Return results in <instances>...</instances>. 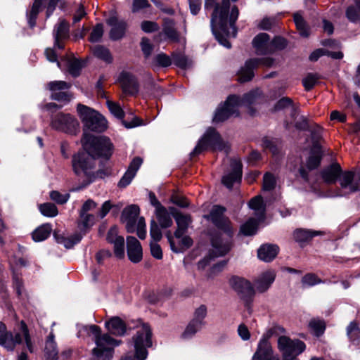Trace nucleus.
<instances>
[{
  "label": "nucleus",
  "instance_id": "e433bc0d",
  "mask_svg": "<svg viewBox=\"0 0 360 360\" xmlns=\"http://www.w3.org/2000/svg\"><path fill=\"white\" fill-rule=\"evenodd\" d=\"M262 99V92L259 89L252 91L245 95L243 98H239V105H250L260 101Z\"/></svg>",
  "mask_w": 360,
  "mask_h": 360
},
{
  "label": "nucleus",
  "instance_id": "0eeeda50",
  "mask_svg": "<svg viewBox=\"0 0 360 360\" xmlns=\"http://www.w3.org/2000/svg\"><path fill=\"white\" fill-rule=\"evenodd\" d=\"M77 111L84 124V132L86 130L101 132L107 127L105 118L95 110L82 104H78Z\"/></svg>",
  "mask_w": 360,
  "mask_h": 360
},
{
  "label": "nucleus",
  "instance_id": "393cba45",
  "mask_svg": "<svg viewBox=\"0 0 360 360\" xmlns=\"http://www.w3.org/2000/svg\"><path fill=\"white\" fill-rule=\"evenodd\" d=\"M108 24L112 27L110 32V38L113 40L121 39L125 33L127 25L124 20H119L117 17L112 16L108 20Z\"/></svg>",
  "mask_w": 360,
  "mask_h": 360
},
{
  "label": "nucleus",
  "instance_id": "473e14b6",
  "mask_svg": "<svg viewBox=\"0 0 360 360\" xmlns=\"http://www.w3.org/2000/svg\"><path fill=\"white\" fill-rule=\"evenodd\" d=\"M54 335L51 333L46 341L44 348V356L46 360H57L58 351L57 349V345L54 340Z\"/></svg>",
  "mask_w": 360,
  "mask_h": 360
},
{
  "label": "nucleus",
  "instance_id": "1a4fd4ad",
  "mask_svg": "<svg viewBox=\"0 0 360 360\" xmlns=\"http://www.w3.org/2000/svg\"><path fill=\"white\" fill-rule=\"evenodd\" d=\"M211 146L214 150H224L228 153L229 147L226 143L222 141L219 134L213 128L207 129L203 137L198 141V144L191 153V156L194 157Z\"/></svg>",
  "mask_w": 360,
  "mask_h": 360
},
{
  "label": "nucleus",
  "instance_id": "13d9d810",
  "mask_svg": "<svg viewBox=\"0 0 360 360\" xmlns=\"http://www.w3.org/2000/svg\"><path fill=\"white\" fill-rule=\"evenodd\" d=\"M319 79L318 76L316 74H308L303 79L302 84L304 89L307 91L311 90L316 84Z\"/></svg>",
  "mask_w": 360,
  "mask_h": 360
},
{
  "label": "nucleus",
  "instance_id": "bf43d9fd",
  "mask_svg": "<svg viewBox=\"0 0 360 360\" xmlns=\"http://www.w3.org/2000/svg\"><path fill=\"white\" fill-rule=\"evenodd\" d=\"M276 179L270 173H266L263 179V189L264 191H271L276 186Z\"/></svg>",
  "mask_w": 360,
  "mask_h": 360
},
{
  "label": "nucleus",
  "instance_id": "4468645a",
  "mask_svg": "<svg viewBox=\"0 0 360 360\" xmlns=\"http://www.w3.org/2000/svg\"><path fill=\"white\" fill-rule=\"evenodd\" d=\"M274 60L272 58H264L262 59H250L246 61L245 65L240 69L238 73V80L240 82H248L254 76L253 69L259 65L271 67L274 65Z\"/></svg>",
  "mask_w": 360,
  "mask_h": 360
},
{
  "label": "nucleus",
  "instance_id": "a211bd4d",
  "mask_svg": "<svg viewBox=\"0 0 360 360\" xmlns=\"http://www.w3.org/2000/svg\"><path fill=\"white\" fill-rule=\"evenodd\" d=\"M231 167V172L222 178V183L229 188H231L234 184L240 183L242 177V165L240 160H232Z\"/></svg>",
  "mask_w": 360,
  "mask_h": 360
},
{
  "label": "nucleus",
  "instance_id": "864d4df0",
  "mask_svg": "<svg viewBox=\"0 0 360 360\" xmlns=\"http://www.w3.org/2000/svg\"><path fill=\"white\" fill-rule=\"evenodd\" d=\"M207 307L204 304H202L195 309L194 311L193 319L192 320L195 321L197 322H200L202 325L205 326V322L204 319L207 316Z\"/></svg>",
  "mask_w": 360,
  "mask_h": 360
},
{
  "label": "nucleus",
  "instance_id": "3c124183",
  "mask_svg": "<svg viewBox=\"0 0 360 360\" xmlns=\"http://www.w3.org/2000/svg\"><path fill=\"white\" fill-rule=\"evenodd\" d=\"M249 207L264 216L265 212V206L263 202L262 196L257 195L250 200Z\"/></svg>",
  "mask_w": 360,
  "mask_h": 360
},
{
  "label": "nucleus",
  "instance_id": "e2e57ef3",
  "mask_svg": "<svg viewBox=\"0 0 360 360\" xmlns=\"http://www.w3.org/2000/svg\"><path fill=\"white\" fill-rule=\"evenodd\" d=\"M141 30L146 33H150L159 30L158 23L153 21L144 20L141 23Z\"/></svg>",
  "mask_w": 360,
  "mask_h": 360
},
{
  "label": "nucleus",
  "instance_id": "b1692460",
  "mask_svg": "<svg viewBox=\"0 0 360 360\" xmlns=\"http://www.w3.org/2000/svg\"><path fill=\"white\" fill-rule=\"evenodd\" d=\"M256 53L259 55L271 53V40L266 33L257 34L252 41Z\"/></svg>",
  "mask_w": 360,
  "mask_h": 360
},
{
  "label": "nucleus",
  "instance_id": "7c9ffc66",
  "mask_svg": "<svg viewBox=\"0 0 360 360\" xmlns=\"http://www.w3.org/2000/svg\"><path fill=\"white\" fill-rule=\"evenodd\" d=\"M108 330L115 335H123L126 332V325L119 317L115 316L105 322Z\"/></svg>",
  "mask_w": 360,
  "mask_h": 360
},
{
  "label": "nucleus",
  "instance_id": "f704fd0d",
  "mask_svg": "<svg viewBox=\"0 0 360 360\" xmlns=\"http://www.w3.org/2000/svg\"><path fill=\"white\" fill-rule=\"evenodd\" d=\"M155 214L161 228L166 229L172 225L173 221L172 217L164 207H158L155 211Z\"/></svg>",
  "mask_w": 360,
  "mask_h": 360
},
{
  "label": "nucleus",
  "instance_id": "4be33fe9",
  "mask_svg": "<svg viewBox=\"0 0 360 360\" xmlns=\"http://www.w3.org/2000/svg\"><path fill=\"white\" fill-rule=\"evenodd\" d=\"M166 237L169 243L171 250L176 253L183 252L193 245V240L188 236L183 235L176 243L170 231L166 233Z\"/></svg>",
  "mask_w": 360,
  "mask_h": 360
},
{
  "label": "nucleus",
  "instance_id": "4c0bfd02",
  "mask_svg": "<svg viewBox=\"0 0 360 360\" xmlns=\"http://www.w3.org/2000/svg\"><path fill=\"white\" fill-rule=\"evenodd\" d=\"M51 232V227L49 224L41 225L32 232V238L35 242L43 241L50 236Z\"/></svg>",
  "mask_w": 360,
  "mask_h": 360
},
{
  "label": "nucleus",
  "instance_id": "c9c22d12",
  "mask_svg": "<svg viewBox=\"0 0 360 360\" xmlns=\"http://www.w3.org/2000/svg\"><path fill=\"white\" fill-rule=\"evenodd\" d=\"M322 153L319 145H315L312 150L311 154L309 156L307 167L309 170H312L319 167L321 162Z\"/></svg>",
  "mask_w": 360,
  "mask_h": 360
},
{
  "label": "nucleus",
  "instance_id": "052dcab7",
  "mask_svg": "<svg viewBox=\"0 0 360 360\" xmlns=\"http://www.w3.org/2000/svg\"><path fill=\"white\" fill-rule=\"evenodd\" d=\"M347 18L352 22L360 20V9L356 6H350L346 11Z\"/></svg>",
  "mask_w": 360,
  "mask_h": 360
},
{
  "label": "nucleus",
  "instance_id": "39448f33",
  "mask_svg": "<svg viewBox=\"0 0 360 360\" xmlns=\"http://www.w3.org/2000/svg\"><path fill=\"white\" fill-rule=\"evenodd\" d=\"M89 330L94 335L96 347L93 349L94 354L101 360H110L112 357V350L119 345L121 341L111 338L108 334L101 335V329L96 325L89 326Z\"/></svg>",
  "mask_w": 360,
  "mask_h": 360
},
{
  "label": "nucleus",
  "instance_id": "69168bd1",
  "mask_svg": "<svg viewBox=\"0 0 360 360\" xmlns=\"http://www.w3.org/2000/svg\"><path fill=\"white\" fill-rule=\"evenodd\" d=\"M103 25L101 24H98L93 29L89 39L91 42H97L101 39V38L103 36Z\"/></svg>",
  "mask_w": 360,
  "mask_h": 360
},
{
  "label": "nucleus",
  "instance_id": "774afa93",
  "mask_svg": "<svg viewBox=\"0 0 360 360\" xmlns=\"http://www.w3.org/2000/svg\"><path fill=\"white\" fill-rule=\"evenodd\" d=\"M150 4L148 0H133L131 11L132 13H137L141 10L148 8Z\"/></svg>",
  "mask_w": 360,
  "mask_h": 360
},
{
  "label": "nucleus",
  "instance_id": "de8ad7c7",
  "mask_svg": "<svg viewBox=\"0 0 360 360\" xmlns=\"http://www.w3.org/2000/svg\"><path fill=\"white\" fill-rule=\"evenodd\" d=\"M172 62L181 68H186L191 63L184 54L178 52H174L172 53Z\"/></svg>",
  "mask_w": 360,
  "mask_h": 360
},
{
  "label": "nucleus",
  "instance_id": "f8f14e48",
  "mask_svg": "<svg viewBox=\"0 0 360 360\" xmlns=\"http://www.w3.org/2000/svg\"><path fill=\"white\" fill-rule=\"evenodd\" d=\"M278 348L283 356H295L305 349V344L300 340H292L287 336H280Z\"/></svg>",
  "mask_w": 360,
  "mask_h": 360
},
{
  "label": "nucleus",
  "instance_id": "ddd939ff",
  "mask_svg": "<svg viewBox=\"0 0 360 360\" xmlns=\"http://www.w3.org/2000/svg\"><path fill=\"white\" fill-rule=\"evenodd\" d=\"M238 96L235 95L229 96L224 105L217 108L213 121L214 122H221L233 115L237 116L238 115Z\"/></svg>",
  "mask_w": 360,
  "mask_h": 360
},
{
  "label": "nucleus",
  "instance_id": "4d7b16f0",
  "mask_svg": "<svg viewBox=\"0 0 360 360\" xmlns=\"http://www.w3.org/2000/svg\"><path fill=\"white\" fill-rule=\"evenodd\" d=\"M106 103L109 110L115 117L119 119L123 118L124 111L119 104L110 101H108Z\"/></svg>",
  "mask_w": 360,
  "mask_h": 360
},
{
  "label": "nucleus",
  "instance_id": "f257e3e1",
  "mask_svg": "<svg viewBox=\"0 0 360 360\" xmlns=\"http://www.w3.org/2000/svg\"><path fill=\"white\" fill-rule=\"evenodd\" d=\"M81 143L84 152L73 155L72 165L75 174L79 178H84L83 187H85L96 178V159L109 160L114 147L109 138L96 136L85 131L83 132Z\"/></svg>",
  "mask_w": 360,
  "mask_h": 360
},
{
  "label": "nucleus",
  "instance_id": "dca6fc26",
  "mask_svg": "<svg viewBox=\"0 0 360 360\" xmlns=\"http://www.w3.org/2000/svg\"><path fill=\"white\" fill-rule=\"evenodd\" d=\"M354 172L352 171L342 172L338 177L340 188L344 193H337L335 196H343L353 193L359 189V184L354 181Z\"/></svg>",
  "mask_w": 360,
  "mask_h": 360
},
{
  "label": "nucleus",
  "instance_id": "ea45409f",
  "mask_svg": "<svg viewBox=\"0 0 360 360\" xmlns=\"http://www.w3.org/2000/svg\"><path fill=\"white\" fill-rule=\"evenodd\" d=\"M92 51L94 55L98 58L107 63H112V57L107 48L101 45H96L92 48Z\"/></svg>",
  "mask_w": 360,
  "mask_h": 360
},
{
  "label": "nucleus",
  "instance_id": "c85d7f7f",
  "mask_svg": "<svg viewBox=\"0 0 360 360\" xmlns=\"http://www.w3.org/2000/svg\"><path fill=\"white\" fill-rule=\"evenodd\" d=\"M174 219L177 225V229L174 232V237L180 238L186 233L188 226L191 224L192 219L190 215L177 213L174 215Z\"/></svg>",
  "mask_w": 360,
  "mask_h": 360
},
{
  "label": "nucleus",
  "instance_id": "6e6d98bb",
  "mask_svg": "<svg viewBox=\"0 0 360 360\" xmlns=\"http://www.w3.org/2000/svg\"><path fill=\"white\" fill-rule=\"evenodd\" d=\"M321 280L314 274H307L302 278V283L304 287L313 286L316 284L321 283Z\"/></svg>",
  "mask_w": 360,
  "mask_h": 360
},
{
  "label": "nucleus",
  "instance_id": "a878e982",
  "mask_svg": "<svg viewBox=\"0 0 360 360\" xmlns=\"http://www.w3.org/2000/svg\"><path fill=\"white\" fill-rule=\"evenodd\" d=\"M55 37L54 46L58 49H63V44L60 43V40L65 39L69 37V24L65 20H60L58 24L56 25L53 30Z\"/></svg>",
  "mask_w": 360,
  "mask_h": 360
},
{
  "label": "nucleus",
  "instance_id": "49530a36",
  "mask_svg": "<svg viewBox=\"0 0 360 360\" xmlns=\"http://www.w3.org/2000/svg\"><path fill=\"white\" fill-rule=\"evenodd\" d=\"M172 64V58L164 53L157 54L153 58L152 65L158 67L166 68Z\"/></svg>",
  "mask_w": 360,
  "mask_h": 360
},
{
  "label": "nucleus",
  "instance_id": "58836bf2",
  "mask_svg": "<svg viewBox=\"0 0 360 360\" xmlns=\"http://www.w3.org/2000/svg\"><path fill=\"white\" fill-rule=\"evenodd\" d=\"M203 325H202L200 322L191 320L181 334V338L185 340L190 339L193 338L196 333L200 331Z\"/></svg>",
  "mask_w": 360,
  "mask_h": 360
},
{
  "label": "nucleus",
  "instance_id": "8fccbe9b",
  "mask_svg": "<svg viewBox=\"0 0 360 360\" xmlns=\"http://www.w3.org/2000/svg\"><path fill=\"white\" fill-rule=\"evenodd\" d=\"M41 213L48 217H53L58 214V209L56 206L51 202L44 203L39 205Z\"/></svg>",
  "mask_w": 360,
  "mask_h": 360
},
{
  "label": "nucleus",
  "instance_id": "09e8293b",
  "mask_svg": "<svg viewBox=\"0 0 360 360\" xmlns=\"http://www.w3.org/2000/svg\"><path fill=\"white\" fill-rule=\"evenodd\" d=\"M43 0H34L32 9L28 15V23L31 27L35 25V20L42 5Z\"/></svg>",
  "mask_w": 360,
  "mask_h": 360
},
{
  "label": "nucleus",
  "instance_id": "0e129e2a",
  "mask_svg": "<svg viewBox=\"0 0 360 360\" xmlns=\"http://www.w3.org/2000/svg\"><path fill=\"white\" fill-rule=\"evenodd\" d=\"M309 327L314 331L317 336L321 335L325 330L324 323L320 320H311L309 322Z\"/></svg>",
  "mask_w": 360,
  "mask_h": 360
},
{
  "label": "nucleus",
  "instance_id": "5701e85b",
  "mask_svg": "<svg viewBox=\"0 0 360 360\" xmlns=\"http://www.w3.org/2000/svg\"><path fill=\"white\" fill-rule=\"evenodd\" d=\"M142 159L136 157L133 159V160L131 162L127 170L120 179V181L118 183V186L120 188H124L127 186H128L134 177L135 176L136 172L139 169L140 166L142 164Z\"/></svg>",
  "mask_w": 360,
  "mask_h": 360
},
{
  "label": "nucleus",
  "instance_id": "aec40b11",
  "mask_svg": "<svg viewBox=\"0 0 360 360\" xmlns=\"http://www.w3.org/2000/svg\"><path fill=\"white\" fill-rule=\"evenodd\" d=\"M276 273L274 271H266L262 273L254 281L255 291L263 293L266 292L274 283Z\"/></svg>",
  "mask_w": 360,
  "mask_h": 360
},
{
  "label": "nucleus",
  "instance_id": "9b49d317",
  "mask_svg": "<svg viewBox=\"0 0 360 360\" xmlns=\"http://www.w3.org/2000/svg\"><path fill=\"white\" fill-rule=\"evenodd\" d=\"M51 126L58 131L69 134H76L79 130V123L70 114L60 112L52 118Z\"/></svg>",
  "mask_w": 360,
  "mask_h": 360
},
{
  "label": "nucleus",
  "instance_id": "680f3d73",
  "mask_svg": "<svg viewBox=\"0 0 360 360\" xmlns=\"http://www.w3.org/2000/svg\"><path fill=\"white\" fill-rule=\"evenodd\" d=\"M50 198L58 204H64L68 200L70 195L68 193L61 194L58 191H53L50 193Z\"/></svg>",
  "mask_w": 360,
  "mask_h": 360
},
{
  "label": "nucleus",
  "instance_id": "c756f323",
  "mask_svg": "<svg viewBox=\"0 0 360 360\" xmlns=\"http://www.w3.org/2000/svg\"><path fill=\"white\" fill-rule=\"evenodd\" d=\"M341 167L338 163H333L321 171L323 180L327 184H333L341 174Z\"/></svg>",
  "mask_w": 360,
  "mask_h": 360
},
{
  "label": "nucleus",
  "instance_id": "5fc2aeb1",
  "mask_svg": "<svg viewBox=\"0 0 360 360\" xmlns=\"http://www.w3.org/2000/svg\"><path fill=\"white\" fill-rule=\"evenodd\" d=\"M150 236L155 242L160 240L162 237V233L159 225L153 219L150 221Z\"/></svg>",
  "mask_w": 360,
  "mask_h": 360
},
{
  "label": "nucleus",
  "instance_id": "72a5a7b5",
  "mask_svg": "<svg viewBox=\"0 0 360 360\" xmlns=\"http://www.w3.org/2000/svg\"><path fill=\"white\" fill-rule=\"evenodd\" d=\"M323 232L320 231H311L308 229H298L294 231L293 237L299 243L305 242L313 237L322 235Z\"/></svg>",
  "mask_w": 360,
  "mask_h": 360
},
{
  "label": "nucleus",
  "instance_id": "a18cd8bd",
  "mask_svg": "<svg viewBox=\"0 0 360 360\" xmlns=\"http://www.w3.org/2000/svg\"><path fill=\"white\" fill-rule=\"evenodd\" d=\"M258 222L253 218L250 219L240 226V232L245 236L254 235L257 229Z\"/></svg>",
  "mask_w": 360,
  "mask_h": 360
},
{
  "label": "nucleus",
  "instance_id": "7ed1b4c3",
  "mask_svg": "<svg viewBox=\"0 0 360 360\" xmlns=\"http://www.w3.org/2000/svg\"><path fill=\"white\" fill-rule=\"evenodd\" d=\"M226 208L219 205H214L207 217L214 225L222 233L212 236L211 254L213 257L225 255L231 248V238L235 229L230 219L224 215Z\"/></svg>",
  "mask_w": 360,
  "mask_h": 360
},
{
  "label": "nucleus",
  "instance_id": "bb28decb",
  "mask_svg": "<svg viewBox=\"0 0 360 360\" xmlns=\"http://www.w3.org/2000/svg\"><path fill=\"white\" fill-rule=\"evenodd\" d=\"M123 91L129 94L138 92V84L135 77L129 72H122L120 77Z\"/></svg>",
  "mask_w": 360,
  "mask_h": 360
},
{
  "label": "nucleus",
  "instance_id": "423d86ee",
  "mask_svg": "<svg viewBox=\"0 0 360 360\" xmlns=\"http://www.w3.org/2000/svg\"><path fill=\"white\" fill-rule=\"evenodd\" d=\"M139 212L140 210L137 205L128 206L122 212V220L125 224L128 233H133L136 231L139 238L144 239L146 237V225L145 219L139 216Z\"/></svg>",
  "mask_w": 360,
  "mask_h": 360
},
{
  "label": "nucleus",
  "instance_id": "a19ab883",
  "mask_svg": "<svg viewBox=\"0 0 360 360\" xmlns=\"http://www.w3.org/2000/svg\"><path fill=\"white\" fill-rule=\"evenodd\" d=\"M95 223V216L90 213H79L78 226L81 231H86Z\"/></svg>",
  "mask_w": 360,
  "mask_h": 360
},
{
  "label": "nucleus",
  "instance_id": "9d476101",
  "mask_svg": "<svg viewBox=\"0 0 360 360\" xmlns=\"http://www.w3.org/2000/svg\"><path fill=\"white\" fill-rule=\"evenodd\" d=\"M151 334L150 326L146 323L138 328L133 338L135 360H145L147 358V348L152 346Z\"/></svg>",
  "mask_w": 360,
  "mask_h": 360
},
{
  "label": "nucleus",
  "instance_id": "f03ea898",
  "mask_svg": "<svg viewBox=\"0 0 360 360\" xmlns=\"http://www.w3.org/2000/svg\"><path fill=\"white\" fill-rule=\"evenodd\" d=\"M212 7H214L211 18L212 32L219 42L229 49L231 43L221 34H225L227 37H236L237 30L235 22L239 15L238 9L237 6H233L229 15L230 0H222L221 4H216L214 0H205V8L209 9Z\"/></svg>",
  "mask_w": 360,
  "mask_h": 360
},
{
  "label": "nucleus",
  "instance_id": "412c9836",
  "mask_svg": "<svg viewBox=\"0 0 360 360\" xmlns=\"http://www.w3.org/2000/svg\"><path fill=\"white\" fill-rule=\"evenodd\" d=\"M127 255L129 260L134 263L139 262L143 257L140 242L134 236L127 238Z\"/></svg>",
  "mask_w": 360,
  "mask_h": 360
},
{
  "label": "nucleus",
  "instance_id": "c03bdc74",
  "mask_svg": "<svg viewBox=\"0 0 360 360\" xmlns=\"http://www.w3.org/2000/svg\"><path fill=\"white\" fill-rule=\"evenodd\" d=\"M346 330L347 335L351 341L354 342L360 339V328L356 321H353L350 322Z\"/></svg>",
  "mask_w": 360,
  "mask_h": 360
},
{
  "label": "nucleus",
  "instance_id": "cd10ccee",
  "mask_svg": "<svg viewBox=\"0 0 360 360\" xmlns=\"http://www.w3.org/2000/svg\"><path fill=\"white\" fill-rule=\"evenodd\" d=\"M279 248L276 245L264 244L257 250L258 258L265 262L272 261L278 255Z\"/></svg>",
  "mask_w": 360,
  "mask_h": 360
},
{
  "label": "nucleus",
  "instance_id": "2eb2a0df",
  "mask_svg": "<svg viewBox=\"0 0 360 360\" xmlns=\"http://www.w3.org/2000/svg\"><path fill=\"white\" fill-rule=\"evenodd\" d=\"M48 89L51 91V97L58 101L68 102L72 98V94L68 91L71 84L64 81H52L48 83Z\"/></svg>",
  "mask_w": 360,
  "mask_h": 360
},
{
  "label": "nucleus",
  "instance_id": "6e6552de",
  "mask_svg": "<svg viewBox=\"0 0 360 360\" xmlns=\"http://www.w3.org/2000/svg\"><path fill=\"white\" fill-rule=\"evenodd\" d=\"M283 328L280 326H275L267 330L259 340L252 360H279L278 356L274 354L269 340L275 333L283 332Z\"/></svg>",
  "mask_w": 360,
  "mask_h": 360
},
{
  "label": "nucleus",
  "instance_id": "20e7f679",
  "mask_svg": "<svg viewBox=\"0 0 360 360\" xmlns=\"http://www.w3.org/2000/svg\"><path fill=\"white\" fill-rule=\"evenodd\" d=\"M20 330L13 335L11 331L7 330L6 325L0 322V345L8 351H13L17 345L22 343L24 340L28 350L31 353L34 352V344L27 326L23 321L20 322Z\"/></svg>",
  "mask_w": 360,
  "mask_h": 360
},
{
  "label": "nucleus",
  "instance_id": "6ab92c4d",
  "mask_svg": "<svg viewBox=\"0 0 360 360\" xmlns=\"http://www.w3.org/2000/svg\"><path fill=\"white\" fill-rule=\"evenodd\" d=\"M231 285L234 290L244 298L252 297L255 294L256 291L252 284L243 278L236 277L232 278Z\"/></svg>",
  "mask_w": 360,
  "mask_h": 360
},
{
  "label": "nucleus",
  "instance_id": "f3484780",
  "mask_svg": "<svg viewBox=\"0 0 360 360\" xmlns=\"http://www.w3.org/2000/svg\"><path fill=\"white\" fill-rule=\"evenodd\" d=\"M107 240L109 243L113 245L115 255L122 259L124 257V239L122 236L118 235L117 228L113 226L108 232Z\"/></svg>",
  "mask_w": 360,
  "mask_h": 360
},
{
  "label": "nucleus",
  "instance_id": "603ef678",
  "mask_svg": "<svg viewBox=\"0 0 360 360\" xmlns=\"http://www.w3.org/2000/svg\"><path fill=\"white\" fill-rule=\"evenodd\" d=\"M294 21L301 36L307 37L309 36V30L305 25V22L299 13L294 15Z\"/></svg>",
  "mask_w": 360,
  "mask_h": 360
},
{
  "label": "nucleus",
  "instance_id": "2f4dec72",
  "mask_svg": "<svg viewBox=\"0 0 360 360\" xmlns=\"http://www.w3.org/2000/svg\"><path fill=\"white\" fill-rule=\"evenodd\" d=\"M158 36L160 39L164 37V39H168L173 42L179 41V32L176 31L174 22L172 20H168L165 22L162 30L159 33Z\"/></svg>",
  "mask_w": 360,
  "mask_h": 360
},
{
  "label": "nucleus",
  "instance_id": "37998d69",
  "mask_svg": "<svg viewBox=\"0 0 360 360\" xmlns=\"http://www.w3.org/2000/svg\"><path fill=\"white\" fill-rule=\"evenodd\" d=\"M82 236L80 234H76L72 238H65L64 236H56L57 243L63 245L65 248H72L75 244L79 243Z\"/></svg>",
  "mask_w": 360,
  "mask_h": 360
},
{
  "label": "nucleus",
  "instance_id": "338daca9",
  "mask_svg": "<svg viewBox=\"0 0 360 360\" xmlns=\"http://www.w3.org/2000/svg\"><path fill=\"white\" fill-rule=\"evenodd\" d=\"M287 45V42L285 39L282 37H275L273 40H271V53H273L276 50L283 49Z\"/></svg>",
  "mask_w": 360,
  "mask_h": 360
},
{
  "label": "nucleus",
  "instance_id": "79ce46f5",
  "mask_svg": "<svg viewBox=\"0 0 360 360\" xmlns=\"http://www.w3.org/2000/svg\"><path fill=\"white\" fill-rule=\"evenodd\" d=\"M66 65L68 72L73 77H77L80 74V71L83 68L82 63L77 58H68L66 60Z\"/></svg>",
  "mask_w": 360,
  "mask_h": 360
}]
</instances>
